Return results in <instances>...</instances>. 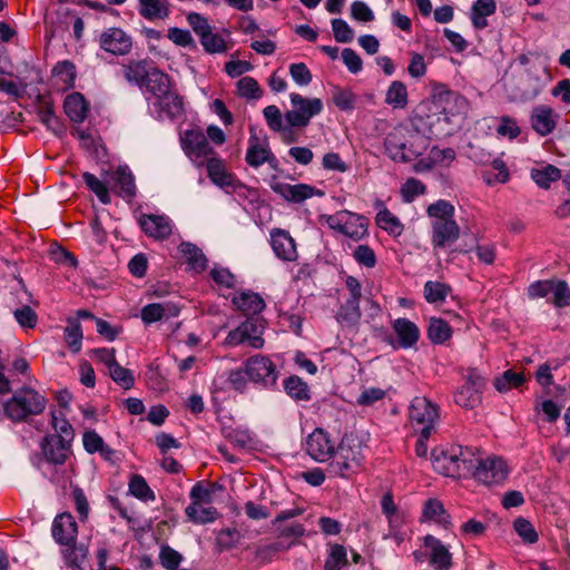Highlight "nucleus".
I'll list each match as a JSON object with an SVG mask.
<instances>
[{"instance_id": "nucleus-47", "label": "nucleus", "mask_w": 570, "mask_h": 570, "mask_svg": "<svg viewBox=\"0 0 570 570\" xmlns=\"http://www.w3.org/2000/svg\"><path fill=\"white\" fill-rule=\"evenodd\" d=\"M129 492L139 500L142 501H153L155 500V494L147 484L146 480L139 475L135 474L129 482Z\"/></svg>"}, {"instance_id": "nucleus-10", "label": "nucleus", "mask_w": 570, "mask_h": 570, "mask_svg": "<svg viewBox=\"0 0 570 570\" xmlns=\"http://www.w3.org/2000/svg\"><path fill=\"white\" fill-rule=\"evenodd\" d=\"M292 110L285 114V120L291 127H306L309 120L321 114L323 102L320 98H304L299 94H291Z\"/></svg>"}, {"instance_id": "nucleus-13", "label": "nucleus", "mask_w": 570, "mask_h": 570, "mask_svg": "<svg viewBox=\"0 0 570 570\" xmlns=\"http://www.w3.org/2000/svg\"><path fill=\"white\" fill-rule=\"evenodd\" d=\"M307 454L315 461L326 462L332 459L336 443L323 429H315L306 439Z\"/></svg>"}, {"instance_id": "nucleus-35", "label": "nucleus", "mask_w": 570, "mask_h": 570, "mask_svg": "<svg viewBox=\"0 0 570 570\" xmlns=\"http://www.w3.org/2000/svg\"><path fill=\"white\" fill-rule=\"evenodd\" d=\"M361 318L360 302L346 298L337 312L336 320L346 327H356Z\"/></svg>"}, {"instance_id": "nucleus-59", "label": "nucleus", "mask_w": 570, "mask_h": 570, "mask_svg": "<svg viewBox=\"0 0 570 570\" xmlns=\"http://www.w3.org/2000/svg\"><path fill=\"white\" fill-rule=\"evenodd\" d=\"M514 530L518 535L527 543H534L538 540V533L533 525L523 518H518L513 523Z\"/></svg>"}, {"instance_id": "nucleus-29", "label": "nucleus", "mask_w": 570, "mask_h": 570, "mask_svg": "<svg viewBox=\"0 0 570 570\" xmlns=\"http://www.w3.org/2000/svg\"><path fill=\"white\" fill-rule=\"evenodd\" d=\"M497 3L494 0H476L471 8V22L474 28L481 30L488 27L487 17L495 13Z\"/></svg>"}, {"instance_id": "nucleus-24", "label": "nucleus", "mask_w": 570, "mask_h": 570, "mask_svg": "<svg viewBox=\"0 0 570 570\" xmlns=\"http://www.w3.org/2000/svg\"><path fill=\"white\" fill-rule=\"evenodd\" d=\"M272 189L285 200L292 203H302L316 194L315 188L306 184L274 183Z\"/></svg>"}, {"instance_id": "nucleus-7", "label": "nucleus", "mask_w": 570, "mask_h": 570, "mask_svg": "<svg viewBox=\"0 0 570 570\" xmlns=\"http://www.w3.org/2000/svg\"><path fill=\"white\" fill-rule=\"evenodd\" d=\"M321 219L331 229L354 240H360L367 235V220L352 212L340 210L333 215H324Z\"/></svg>"}, {"instance_id": "nucleus-21", "label": "nucleus", "mask_w": 570, "mask_h": 570, "mask_svg": "<svg viewBox=\"0 0 570 570\" xmlns=\"http://www.w3.org/2000/svg\"><path fill=\"white\" fill-rule=\"evenodd\" d=\"M100 47L114 55H126L131 48V39L119 28L105 30L99 38Z\"/></svg>"}, {"instance_id": "nucleus-42", "label": "nucleus", "mask_w": 570, "mask_h": 570, "mask_svg": "<svg viewBox=\"0 0 570 570\" xmlns=\"http://www.w3.org/2000/svg\"><path fill=\"white\" fill-rule=\"evenodd\" d=\"M428 335L433 343L442 344L451 337L452 331L449 324L443 320L432 318L430 321Z\"/></svg>"}, {"instance_id": "nucleus-58", "label": "nucleus", "mask_w": 570, "mask_h": 570, "mask_svg": "<svg viewBox=\"0 0 570 570\" xmlns=\"http://www.w3.org/2000/svg\"><path fill=\"white\" fill-rule=\"evenodd\" d=\"M204 49L209 53H220L226 50V43L222 36L213 33L212 29L200 38Z\"/></svg>"}, {"instance_id": "nucleus-17", "label": "nucleus", "mask_w": 570, "mask_h": 570, "mask_svg": "<svg viewBox=\"0 0 570 570\" xmlns=\"http://www.w3.org/2000/svg\"><path fill=\"white\" fill-rule=\"evenodd\" d=\"M107 183L111 190L130 202L136 196L135 177L127 166H119L108 176Z\"/></svg>"}, {"instance_id": "nucleus-50", "label": "nucleus", "mask_w": 570, "mask_h": 570, "mask_svg": "<svg viewBox=\"0 0 570 570\" xmlns=\"http://www.w3.org/2000/svg\"><path fill=\"white\" fill-rule=\"evenodd\" d=\"M347 563L346 550L341 544H333L330 548L328 557L325 561V570H341Z\"/></svg>"}, {"instance_id": "nucleus-1", "label": "nucleus", "mask_w": 570, "mask_h": 570, "mask_svg": "<svg viewBox=\"0 0 570 570\" xmlns=\"http://www.w3.org/2000/svg\"><path fill=\"white\" fill-rule=\"evenodd\" d=\"M385 155L395 163L415 160L429 148V138L406 126H395L383 140Z\"/></svg>"}, {"instance_id": "nucleus-20", "label": "nucleus", "mask_w": 570, "mask_h": 570, "mask_svg": "<svg viewBox=\"0 0 570 570\" xmlns=\"http://www.w3.org/2000/svg\"><path fill=\"white\" fill-rule=\"evenodd\" d=\"M139 225L144 233L155 239H166L173 233V224L165 215H147L139 217Z\"/></svg>"}, {"instance_id": "nucleus-53", "label": "nucleus", "mask_w": 570, "mask_h": 570, "mask_svg": "<svg viewBox=\"0 0 570 570\" xmlns=\"http://www.w3.org/2000/svg\"><path fill=\"white\" fill-rule=\"evenodd\" d=\"M53 75L66 88H70L75 82L76 68L73 63L65 60L56 65L53 68Z\"/></svg>"}, {"instance_id": "nucleus-48", "label": "nucleus", "mask_w": 570, "mask_h": 570, "mask_svg": "<svg viewBox=\"0 0 570 570\" xmlns=\"http://www.w3.org/2000/svg\"><path fill=\"white\" fill-rule=\"evenodd\" d=\"M65 341L73 353L81 350L82 330L78 322L69 320L65 328Z\"/></svg>"}, {"instance_id": "nucleus-62", "label": "nucleus", "mask_w": 570, "mask_h": 570, "mask_svg": "<svg viewBox=\"0 0 570 570\" xmlns=\"http://www.w3.org/2000/svg\"><path fill=\"white\" fill-rule=\"evenodd\" d=\"M553 303L558 307H564L570 305V287L564 281L553 282Z\"/></svg>"}, {"instance_id": "nucleus-23", "label": "nucleus", "mask_w": 570, "mask_h": 570, "mask_svg": "<svg viewBox=\"0 0 570 570\" xmlns=\"http://www.w3.org/2000/svg\"><path fill=\"white\" fill-rule=\"evenodd\" d=\"M206 169L210 180L218 187L235 190L239 186L237 178L226 170L225 165L219 158H208Z\"/></svg>"}, {"instance_id": "nucleus-40", "label": "nucleus", "mask_w": 570, "mask_h": 570, "mask_svg": "<svg viewBox=\"0 0 570 570\" xmlns=\"http://www.w3.org/2000/svg\"><path fill=\"white\" fill-rule=\"evenodd\" d=\"M334 105L344 111H351L355 108L356 95L348 88L334 87L332 90Z\"/></svg>"}, {"instance_id": "nucleus-57", "label": "nucleus", "mask_w": 570, "mask_h": 570, "mask_svg": "<svg viewBox=\"0 0 570 570\" xmlns=\"http://www.w3.org/2000/svg\"><path fill=\"white\" fill-rule=\"evenodd\" d=\"M287 547H285L282 542H273V543H266L261 544L256 548L255 557L261 562H269L272 561L278 552L286 550Z\"/></svg>"}, {"instance_id": "nucleus-5", "label": "nucleus", "mask_w": 570, "mask_h": 570, "mask_svg": "<svg viewBox=\"0 0 570 570\" xmlns=\"http://www.w3.org/2000/svg\"><path fill=\"white\" fill-rule=\"evenodd\" d=\"M362 460L360 442L344 438L336 446L327 470L334 476L348 478L360 469Z\"/></svg>"}, {"instance_id": "nucleus-12", "label": "nucleus", "mask_w": 570, "mask_h": 570, "mask_svg": "<svg viewBox=\"0 0 570 570\" xmlns=\"http://www.w3.org/2000/svg\"><path fill=\"white\" fill-rule=\"evenodd\" d=\"M244 372L248 379L264 386L275 384L277 380V371L275 364L269 357L256 354L244 363Z\"/></svg>"}, {"instance_id": "nucleus-30", "label": "nucleus", "mask_w": 570, "mask_h": 570, "mask_svg": "<svg viewBox=\"0 0 570 570\" xmlns=\"http://www.w3.org/2000/svg\"><path fill=\"white\" fill-rule=\"evenodd\" d=\"M148 92L155 96L157 99L168 92L170 89V82L167 75L151 67L148 72L146 80L142 85Z\"/></svg>"}, {"instance_id": "nucleus-38", "label": "nucleus", "mask_w": 570, "mask_h": 570, "mask_svg": "<svg viewBox=\"0 0 570 570\" xmlns=\"http://www.w3.org/2000/svg\"><path fill=\"white\" fill-rule=\"evenodd\" d=\"M151 66L146 61H134L124 68V77L129 82H135L142 87Z\"/></svg>"}, {"instance_id": "nucleus-55", "label": "nucleus", "mask_w": 570, "mask_h": 570, "mask_svg": "<svg viewBox=\"0 0 570 570\" xmlns=\"http://www.w3.org/2000/svg\"><path fill=\"white\" fill-rule=\"evenodd\" d=\"M425 185L415 178H409L401 187V195L404 202L411 203L415 197L425 194Z\"/></svg>"}, {"instance_id": "nucleus-51", "label": "nucleus", "mask_w": 570, "mask_h": 570, "mask_svg": "<svg viewBox=\"0 0 570 570\" xmlns=\"http://www.w3.org/2000/svg\"><path fill=\"white\" fill-rule=\"evenodd\" d=\"M110 377L125 390L134 386L135 379L128 368L122 367L118 362L112 364L109 368Z\"/></svg>"}, {"instance_id": "nucleus-52", "label": "nucleus", "mask_w": 570, "mask_h": 570, "mask_svg": "<svg viewBox=\"0 0 570 570\" xmlns=\"http://www.w3.org/2000/svg\"><path fill=\"white\" fill-rule=\"evenodd\" d=\"M51 425L55 431L58 433L55 438H59L65 442L70 443L73 439V429L71 424L63 417L61 414H57L56 412L51 413Z\"/></svg>"}, {"instance_id": "nucleus-49", "label": "nucleus", "mask_w": 570, "mask_h": 570, "mask_svg": "<svg viewBox=\"0 0 570 570\" xmlns=\"http://www.w3.org/2000/svg\"><path fill=\"white\" fill-rule=\"evenodd\" d=\"M82 178L87 187L92 193H95V195L102 204L107 205L110 203L111 199L108 193V188L104 181H101L99 178H97L95 175L90 173H85L82 175Z\"/></svg>"}, {"instance_id": "nucleus-54", "label": "nucleus", "mask_w": 570, "mask_h": 570, "mask_svg": "<svg viewBox=\"0 0 570 570\" xmlns=\"http://www.w3.org/2000/svg\"><path fill=\"white\" fill-rule=\"evenodd\" d=\"M237 90L240 97L258 99L262 97V89L258 82L252 77H243L237 82Z\"/></svg>"}, {"instance_id": "nucleus-32", "label": "nucleus", "mask_w": 570, "mask_h": 570, "mask_svg": "<svg viewBox=\"0 0 570 570\" xmlns=\"http://www.w3.org/2000/svg\"><path fill=\"white\" fill-rule=\"evenodd\" d=\"M156 105L158 106L159 110L169 118H177L183 115L184 111L183 98L171 89L159 97Z\"/></svg>"}, {"instance_id": "nucleus-34", "label": "nucleus", "mask_w": 570, "mask_h": 570, "mask_svg": "<svg viewBox=\"0 0 570 570\" xmlns=\"http://www.w3.org/2000/svg\"><path fill=\"white\" fill-rule=\"evenodd\" d=\"M65 112L71 121L81 122L86 118L87 104L85 98L79 92H73L67 96L65 100Z\"/></svg>"}, {"instance_id": "nucleus-39", "label": "nucleus", "mask_w": 570, "mask_h": 570, "mask_svg": "<svg viewBox=\"0 0 570 570\" xmlns=\"http://www.w3.org/2000/svg\"><path fill=\"white\" fill-rule=\"evenodd\" d=\"M561 177V171L553 165H548L541 169H532L531 178L541 188L548 189L552 181L558 180Z\"/></svg>"}, {"instance_id": "nucleus-45", "label": "nucleus", "mask_w": 570, "mask_h": 570, "mask_svg": "<svg viewBox=\"0 0 570 570\" xmlns=\"http://www.w3.org/2000/svg\"><path fill=\"white\" fill-rule=\"evenodd\" d=\"M525 381L523 373H517L512 370L503 372L495 379L494 386L499 392H507L512 387L520 386Z\"/></svg>"}, {"instance_id": "nucleus-15", "label": "nucleus", "mask_w": 570, "mask_h": 570, "mask_svg": "<svg viewBox=\"0 0 570 570\" xmlns=\"http://www.w3.org/2000/svg\"><path fill=\"white\" fill-rule=\"evenodd\" d=\"M424 553L429 558L430 566L435 570H449L452 567V553L449 547L433 535L424 537Z\"/></svg>"}, {"instance_id": "nucleus-36", "label": "nucleus", "mask_w": 570, "mask_h": 570, "mask_svg": "<svg viewBox=\"0 0 570 570\" xmlns=\"http://www.w3.org/2000/svg\"><path fill=\"white\" fill-rule=\"evenodd\" d=\"M185 513L188 519L195 523H207L213 522L217 519L218 512L213 507H206L205 504L190 503L186 509Z\"/></svg>"}, {"instance_id": "nucleus-8", "label": "nucleus", "mask_w": 570, "mask_h": 570, "mask_svg": "<svg viewBox=\"0 0 570 570\" xmlns=\"http://www.w3.org/2000/svg\"><path fill=\"white\" fill-rule=\"evenodd\" d=\"M264 326L258 320L247 318L242 322L237 327L229 331L224 345L226 347H236L239 345H246L253 350H261L264 346Z\"/></svg>"}, {"instance_id": "nucleus-16", "label": "nucleus", "mask_w": 570, "mask_h": 570, "mask_svg": "<svg viewBox=\"0 0 570 570\" xmlns=\"http://www.w3.org/2000/svg\"><path fill=\"white\" fill-rule=\"evenodd\" d=\"M269 243L274 254L282 261L294 262L298 254L296 243L285 229L273 228L269 233Z\"/></svg>"}, {"instance_id": "nucleus-63", "label": "nucleus", "mask_w": 570, "mask_h": 570, "mask_svg": "<svg viewBox=\"0 0 570 570\" xmlns=\"http://www.w3.org/2000/svg\"><path fill=\"white\" fill-rule=\"evenodd\" d=\"M354 259L367 268H373L376 264V255L367 245H358L353 252Z\"/></svg>"}, {"instance_id": "nucleus-37", "label": "nucleus", "mask_w": 570, "mask_h": 570, "mask_svg": "<svg viewBox=\"0 0 570 570\" xmlns=\"http://www.w3.org/2000/svg\"><path fill=\"white\" fill-rule=\"evenodd\" d=\"M179 250L186 256L189 266L196 272H202L206 267L207 259L202 250L191 243H181Z\"/></svg>"}, {"instance_id": "nucleus-44", "label": "nucleus", "mask_w": 570, "mask_h": 570, "mask_svg": "<svg viewBox=\"0 0 570 570\" xmlns=\"http://www.w3.org/2000/svg\"><path fill=\"white\" fill-rule=\"evenodd\" d=\"M284 389L286 393L295 400H308V386L298 376H289L284 381Z\"/></svg>"}, {"instance_id": "nucleus-19", "label": "nucleus", "mask_w": 570, "mask_h": 570, "mask_svg": "<svg viewBox=\"0 0 570 570\" xmlns=\"http://www.w3.org/2000/svg\"><path fill=\"white\" fill-rule=\"evenodd\" d=\"M183 148L194 161H203L214 154L207 137L199 130L186 131L183 139Z\"/></svg>"}, {"instance_id": "nucleus-22", "label": "nucleus", "mask_w": 570, "mask_h": 570, "mask_svg": "<svg viewBox=\"0 0 570 570\" xmlns=\"http://www.w3.org/2000/svg\"><path fill=\"white\" fill-rule=\"evenodd\" d=\"M558 114L547 105L535 106L530 116L533 130L540 136L551 134L557 126Z\"/></svg>"}, {"instance_id": "nucleus-61", "label": "nucleus", "mask_w": 570, "mask_h": 570, "mask_svg": "<svg viewBox=\"0 0 570 570\" xmlns=\"http://www.w3.org/2000/svg\"><path fill=\"white\" fill-rule=\"evenodd\" d=\"M14 320L23 328H33L38 323L37 313L29 306H22L13 311Z\"/></svg>"}, {"instance_id": "nucleus-27", "label": "nucleus", "mask_w": 570, "mask_h": 570, "mask_svg": "<svg viewBox=\"0 0 570 570\" xmlns=\"http://www.w3.org/2000/svg\"><path fill=\"white\" fill-rule=\"evenodd\" d=\"M43 454L52 464H63L69 451V443L59 438H46L42 444Z\"/></svg>"}, {"instance_id": "nucleus-11", "label": "nucleus", "mask_w": 570, "mask_h": 570, "mask_svg": "<svg viewBox=\"0 0 570 570\" xmlns=\"http://www.w3.org/2000/svg\"><path fill=\"white\" fill-rule=\"evenodd\" d=\"M410 420L422 432V436L429 439L439 416L436 406L426 397L416 396L410 406Z\"/></svg>"}, {"instance_id": "nucleus-3", "label": "nucleus", "mask_w": 570, "mask_h": 570, "mask_svg": "<svg viewBox=\"0 0 570 570\" xmlns=\"http://www.w3.org/2000/svg\"><path fill=\"white\" fill-rule=\"evenodd\" d=\"M476 462V448L452 444L433 452V468L440 474L451 478L469 475Z\"/></svg>"}, {"instance_id": "nucleus-41", "label": "nucleus", "mask_w": 570, "mask_h": 570, "mask_svg": "<svg viewBox=\"0 0 570 570\" xmlns=\"http://www.w3.org/2000/svg\"><path fill=\"white\" fill-rule=\"evenodd\" d=\"M385 102L394 108H404L407 104L405 85L401 81H393L386 91Z\"/></svg>"}, {"instance_id": "nucleus-33", "label": "nucleus", "mask_w": 570, "mask_h": 570, "mask_svg": "<svg viewBox=\"0 0 570 570\" xmlns=\"http://www.w3.org/2000/svg\"><path fill=\"white\" fill-rule=\"evenodd\" d=\"M273 158V154L267 145L261 144L257 137L249 138V146L246 153V161L252 167H259L268 163Z\"/></svg>"}, {"instance_id": "nucleus-2", "label": "nucleus", "mask_w": 570, "mask_h": 570, "mask_svg": "<svg viewBox=\"0 0 570 570\" xmlns=\"http://www.w3.org/2000/svg\"><path fill=\"white\" fill-rule=\"evenodd\" d=\"M430 218L431 244L434 249L453 245L460 237V226L454 219L455 208L445 200L439 199L426 208Z\"/></svg>"}, {"instance_id": "nucleus-26", "label": "nucleus", "mask_w": 570, "mask_h": 570, "mask_svg": "<svg viewBox=\"0 0 570 570\" xmlns=\"http://www.w3.org/2000/svg\"><path fill=\"white\" fill-rule=\"evenodd\" d=\"M393 328L397 335L399 345L403 348L412 347L419 341V327L407 318L395 320Z\"/></svg>"}, {"instance_id": "nucleus-9", "label": "nucleus", "mask_w": 570, "mask_h": 570, "mask_svg": "<svg viewBox=\"0 0 570 570\" xmlns=\"http://www.w3.org/2000/svg\"><path fill=\"white\" fill-rule=\"evenodd\" d=\"M507 463L498 456H488L483 459L476 448V462L470 474L476 481L485 485H494L502 483L508 476Z\"/></svg>"}, {"instance_id": "nucleus-4", "label": "nucleus", "mask_w": 570, "mask_h": 570, "mask_svg": "<svg viewBox=\"0 0 570 570\" xmlns=\"http://www.w3.org/2000/svg\"><path fill=\"white\" fill-rule=\"evenodd\" d=\"M522 69L519 71L517 96L523 100L534 99L550 80L546 62L534 55H521L518 58Z\"/></svg>"}, {"instance_id": "nucleus-60", "label": "nucleus", "mask_w": 570, "mask_h": 570, "mask_svg": "<svg viewBox=\"0 0 570 570\" xmlns=\"http://www.w3.org/2000/svg\"><path fill=\"white\" fill-rule=\"evenodd\" d=\"M332 30L337 42L348 43L354 39L353 29L343 19H333Z\"/></svg>"}, {"instance_id": "nucleus-25", "label": "nucleus", "mask_w": 570, "mask_h": 570, "mask_svg": "<svg viewBox=\"0 0 570 570\" xmlns=\"http://www.w3.org/2000/svg\"><path fill=\"white\" fill-rule=\"evenodd\" d=\"M375 207L379 209L375 217L376 225L393 237L402 235L404 225L399 217L387 209L381 200L375 202Z\"/></svg>"}, {"instance_id": "nucleus-43", "label": "nucleus", "mask_w": 570, "mask_h": 570, "mask_svg": "<svg viewBox=\"0 0 570 570\" xmlns=\"http://www.w3.org/2000/svg\"><path fill=\"white\" fill-rule=\"evenodd\" d=\"M423 515L426 519L443 524L444 527L451 523L450 515L445 512L443 504L435 499L426 501L423 509Z\"/></svg>"}, {"instance_id": "nucleus-31", "label": "nucleus", "mask_w": 570, "mask_h": 570, "mask_svg": "<svg viewBox=\"0 0 570 570\" xmlns=\"http://www.w3.org/2000/svg\"><path fill=\"white\" fill-rule=\"evenodd\" d=\"M233 304L245 314H258L265 307L263 298L253 292H242L233 297Z\"/></svg>"}, {"instance_id": "nucleus-6", "label": "nucleus", "mask_w": 570, "mask_h": 570, "mask_svg": "<svg viewBox=\"0 0 570 570\" xmlns=\"http://www.w3.org/2000/svg\"><path fill=\"white\" fill-rule=\"evenodd\" d=\"M46 407V399L33 389H21L3 405L6 415L13 421H23L38 415Z\"/></svg>"}, {"instance_id": "nucleus-56", "label": "nucleus", "mask_w": 570, "mask_h": 570, "mask_svg": "<svg viewBox=\"0 0 570 570\" xmlns=\"http://www.w3.org/2000/svg\"><path fill=\"white\" fill-rule=\"evenodd\" d=\"M38 116L40 121L50 130L55 132H60L62 127L58 119V117L55 115V111L52 107L49 104H43L40 106Z\"/></svg>"}, {"instance_id": "nucleus-46", "label": "nucleus", "mask_w": 570, "mask_h": 570, "mask_svg": "<svg viewBox=\"0 0 570 570\" xmlns=\"http://www.w3.org/2000/svg\"><path fill=\"white\" fill-rule=\"evenodd\" d=\"M449 293L450 287L440 282L429 281L424 285V297L432 304L442 303Z\"/></svg>"}, {"instance_id": "nucleus-18", "label": "nucleus", "mask_w": 570, "mask_h": 570, "mask_svg": "<svg viewBox=\"0 0 570 570\" xmlns=\"http://www.w3.org/2000/svg\"><path fill=\"white\" fill-rule=\"evenodd\" d=\"M51 532L57 543L72 546L77 540L78 525L70 513H61L55 518Z\"/></svg>"}, {"instance_id": "nucleus-64", "label": "nucleus", "mask_w": 570, "mask_h": 570, "mask_svg": "<svg viewBox=\"0 0 570 570\" xmlns=\"http://www.w3.org/2000/svg\"><path fill=\"white\" fill-rule=\"evenodd\" d=\"M225 438L238 448H247L252 444L253 438L246 429H229L225 431Z\"/></svg>"}, {"instance_id": "nucleus-14", "label": "nucleus", "mask_w": 570, "mask_h": 570, "mask_svg": "<svg viewBox=\"0 0 570 570\" xmlns=\"http://www.w3.org/2000/svg\"><path fill=\"white\" fill-rule=\"evenodd\" d=\"M484 380L474 371H471L465 383L455 393V403L465 409L475 407L481 401V391Z\"/></svg>"}, {"instance_id": "nucleus-28", "label": "nucleus", "mask_w": 570, "mask_h": 570, "mask_svg": "<svg viewBox=\"0 0 570 570\" xmlns=\"http://www.w3.org/2000/svg\"><path fill=\"white\" fill-rule=\"evenodd\" d=\"M138 12L146 20H163L169 14L168 0H138Z\"/></svg>"}]
</instances>
